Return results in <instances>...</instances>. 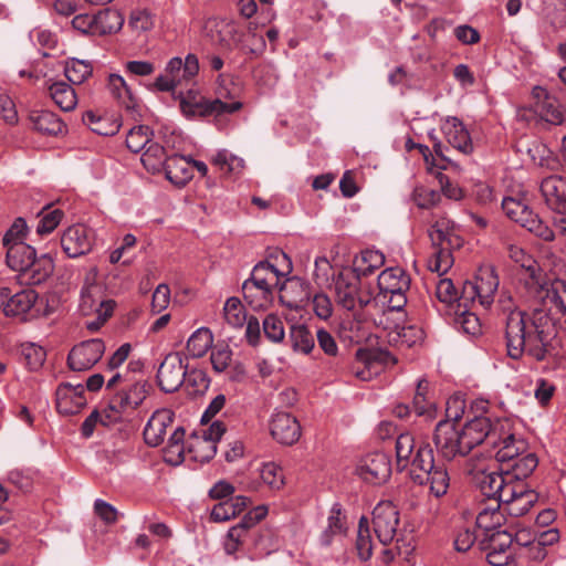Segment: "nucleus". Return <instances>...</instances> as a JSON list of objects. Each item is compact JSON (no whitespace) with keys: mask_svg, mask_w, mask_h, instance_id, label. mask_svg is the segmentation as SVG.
Listing matches in <instances>:
<instances>
[{"mask_svg":"<svg viewBox=\"0 0 566 566\" xmlns=\"http://www.w3.org/2000/svg\"><path fill=\"white\" fill-rule=\"evenodd\" d=\"M497 307L510 358L518 360L527 356L535 361H544L554 355L558 332L555 319L546 310L524 312L506 293L500 295Z\"/></svg>","mask_w":566,"mask_h":566,"instance_id":"f257e3e1","label":"nucleus"},{"mask_svg":"<svg viewBox=\"0 0 566 566\" xmlns=\"http://www.w3.org/2000/svg\"><path fill=\"white\" fill-rule=\"evenodd\" d=\"M396 459L399 470L412 467L411 478L419 484H428L436 497L447 494L450 476L444 464L436 463L432 448L422 441H416L410 432H403L396 439Z\"/></svg>","mask_w":566,"mask_h":566,"instance_id":"f03ea898","label":"nucleus"},{"mask_svg":"<svg viewBox=\"0 0 566 566\" xmlns=\"http://www.w3.org/2000/svg\"><path fill=\"white\" fill-rule=\"evenodd\" d=\"M503 430L501 423L492 422L489 417H475L457 429L451 420L438 422L434 432V443L439 453L447 460L467 455L473 448L486 441L495 443V437Z\"/></svg>","mask_w":566,"mask_h":566,"instance_id":"7ed1b4c3","label":"nucleus"},{"mask_svg":"<svg viewBox=\"0 0 566 566\" xmlns=\"http://www.w3.org/2000/svg\"><path fill=\"white\" fill-rule=\"evenodd\" d=\"M499 284V276L493 265L480 266L475 280L473 282L467 281L463 284L459 296V308H475L476 305L489 308L494 301Z\"/></svg>","mask_w":566,"mask_h":566,"instance_id":"20e7f679","label":"nucleus"},{"mask_svg":"<svg viewBox=\"0 0 566 566\" xmlns=\"http://www.w3.org/2000/svg\"><path fill=\"white\" fill-rule=\"evenodd\" d=\"M332 287L336 304L346 311L364 308L373 298L369 289L363 286L359 274L352 268H345L335 274Z\"/></svg>","mask_w":566,"mask_h":566,"instance_id":"39448f33","label":"nucleus"},{"mask_svg":"<svg viewBox=\"0 0 566 566\" xmlns=\"http://www.w3.org/2000/svg\"><path fill=\"white\" fill-rule=\"evenodd\" d=\"M199 71V62L196 55L188 54L182 61L180 57H172L166 65L164 72L149 85L150 91L168 92L172 96L184 87L188 86Z\"/></svg>","mask_w":566,"mask_h":566,"instance_id":"423d86ee","label":"nucleus"},{"mask_svg":"<svg viewBox=\"0 0 566 566\" xmlns=\"http://www.w3.org/2000/svg\"><path fill=\"white\" fill-rule=\"evenodd\" d=\"M279 260L289 262L284 252L275 251L269 259L256 263L250 272V283L253 290L260 292L258 306H270L273 302L274 289L279 286L280 279L284 275L277 269Z\"/></svg>","mask_w":566,"mask_h":566,"instance_id":"0eeeda50","label":"nucleus"},{"mask_svg":"<svg viewBox=\"0 0 566 566\" xmlns=\"http://www.w3.org/2000/svg\"><path fill=\"white\" fill-rule=\"evenodd\" d=\"M172 97L179 101L182 114L189 118L232 114L242 107L240 102L226 103L219 98L212 101L207 99L200 93L191 88H189L186 94L179 91L176 96Z\"/></svg>","mask_w":566,"mask_h":566,"instance_id":"6e6552de","label":"nucleus"},{"mask_svg":"<svg viewBox=\"0 0 566 566\" xmlns=\"http://www.w3.org/2000/svg\"><path fill=\"white\" fill-rule=\"evenodd\" d=\"M149 385L147 381H136L128 389L116 392L108 402L107 420L105 422H118L127 409L138 408L146 399Z\"/></svg>","mask_w":566,"mask_h":566,"instance_id":"1a4fd4ad","label":"nucleus"},{"mask_svg":"<svg viewBox=\"0 0 566 566\" xmlns=\"http://www.w3.org/2000/svg\"><path fill=\"white\" fill-rule=\"evenodd\" d=\"M374 531L382 545L390 544L397 534L399 511L390 501H382L373 511Z\"/></svg>","mask_w":566,"mask_h":566,"instance_id":"9d476101","label":"nucleus"},{"mask_svg":"<svg viewBox=\"0 0 566 566\" xmlns=\"http://www.w3.org/2000/svg\"><path fill=\"white\" fill-rule=\"evenodd\" d=\"M206 30L212 43L220 48L230 51H244L245 34L237 23L216 20L209 21L206 25Z\"/></svg>","mask_w":566,"mask_h":566,"instance_id":"9b49d317","label":"nucleus"},{"mask_svg":"<svg viewBox=\"0 0 566 566\" xmlns=\"http://www.w3.org/2000/svg\"><path fill=\"white\" fill-rule=\"evenodd\" d=\"M495 423H501L503 430H499L496 442L490 446L496 449L495 459L502 467L525 453L528 444L523 438H516L514 433L509 432L507 420H496Z\"/></svg>","mask_w":566,"mask_h":566,"instance_id":"f8f14e48","label":"nucleus"},{"mask_svg":"<svg viewBox=\"0 0 566 566\" xmlns=\"http://www.w3.org/2000/svg\"><path fill=\"white\" fill-rule=\"evenodd\" d=\"M538 494L528 489L524 482H518L509 486L501 502L503 511L511 516H522L526 514L537 502Z\"/></svg>","mask_w":566,"mask_h":566,"instance_id":"ddd939ff","label":"nucleus"},{"mask_svg":"<svg viewBox=\"0 0 566 566\" xmlns=\"http://www.w3.org/2000/svg\"><path fill=\"white\" fill-rule=\"evenodd\" d=\"M97 272L91 270L86 277L81 292L80 308L83 315H92L93 312H101L107 306L114 308L115 302L104 297V287L96 281Z\"/></svg>","mask_w":566,"mask_h":566,"instance_id":"4468645a","label":"nucleus"},{"mask_svg":"<svg viewBox=\"0 0 566 566\" xmlns=\"http://www.w3.org/2000/svg\"><path fill=\"white\" fill-rule=\"evenodd\" d=\"M94 243V232L84 224L69 227L61 237L64 253L72 259L91 252Z\"/></svg>","mask_w":566,"mask_h":566,"instance_id":"2eb2a0df","label":"nucleus"},{"mask_svg":"<svg viewBox=\"0 0 566 566\" xmlns=\"http://www.w3.org/2000/svg\"><path fill=\"white\" fill-rule=\"evenodd\" d=\"M187 376V366L179 354H169L165 357L157 371V381L165 392H174L184 385Z\"/></svg>","mask_w":566,"mask_h":566,"instance_id":"dca6fc26","label":"nucleus"},{"mask_svg":"<svg viewBox=\"0 0 566 566\" xmlns=\"http://www.w3.org/2000/svg\"><path fill=\"white\" fill-rule=\"evenodd\" d=\"M396 359L387 352L359 348L355 355V363L353 366V374L356 378L367 381L380 370V365Z\"/></svg>","mask_w":566,"mask_h":566,"instance_id":"f3484780","label":"nucleus"},{"mask_svg":"<svg viewBox=\"0 0 566 566\" xmlns=\"http://www.w3.org/2000/svg\"><path fill=\"white\" fill-rule=\"evenodd\" d=\"M105 345L102 339L85 340L72 348L67 357L69 367L74 371L92 368L103 356Z\"/></svg>","mask_w":566,"mask_h":566,"instance_id":"a211bd4d","label":"nucleus"},{"mask_svg":"<svg viewBox=\"0 0 566 566\" xmlns=\"http://www.w3.org/2000/svg\"><path fill=\"white\" fill-rule=\"evenodd\" d=\"M356 470L364 481L377 485L385 483L389 479L391 464L385 453L375 452L364 457Z\"/></svg>","mask_w":566,"mask_h":566,"instance_id":"6ab92c4d","label":"nucleus"},{"mask_svg":"<svg viewBox=\"0 0 566 566\" xmlns=\"http://www.w3.org/2000/svg\"><path fill=\"white\" fill-rule=\"evenodd\" d=\"M539 190L546 207L566 219V178L552 175L541 181Z\"/></svg>","mask_w":566,"mask_h":566,"instance_id":"aec40b11","label":"nucleus"},{"mask_svg":"<svg viewBox=\"0 0 566 566\" xmlns=\"http://www.w3.org/2000/svg\"><path fill=\"white\" fill-rule=\"evenodd\" d=\"M474 481L481 492L485 496L493 499L494 502L502 501L506 489L513 485L506 479L503 467H500L497 470H476L474 472Z\"/></svg>","mask_w":566,"mask_h":566,"instance_id":"412c9836","label":"nucleus"},{"mask_svg":"<svg viewBox=\"0 0 566 566\" xmlns=\"http://www.w3.org/2000/svg\"><path fill=\"white\" fill-rule=\"evenodd\" d=\"M486 560L492 566H506L514 562L515 547L510 533H493L489 538Z\"/></svg>","mask_w":566,"mask_h":566,"instance_id":"4be33fe9","label":"nucleus"},{"mask_svg":"<svg viewBox=\"0 0 566 566\" xmlns=\"http://www.w3.org/2000/svg\"><path fill=\"white\" fill-rule=\"evenodd\" d=\"M270 430L272 437L281 444L292 446L302 434L298 420L291 413L276 412L271 420Z\"/></svg>","mask_w":566,"mask_h":566,"instance_id":"5701e85b","label":"nucleus"},{"mask_svg":"<svg viewBox=\"0 0 566 566\" xmlns=\"http://www.w3.org/2000/svg\"><path fill=\"white\" fill-rule=\"evenodd\" d=\"M85 389L82 384L73 386L62 384L56 389V409L63 416L75 415L86 405Z\"/></svg>","mask_w":566,"mask_h":566,"instance_id":"b1692460","label":"nucleus"},{"mask_svg":"<svg viewBox=\"0 0 566 566\" xmlns=\"http://www.w3.org/2000/svg\"><path fill=\"white\" fill-rule=\"evenodd\" d=\"M36 293L33 290H22L13 295L9 289L0 291V300L3 302L1 308L7 316H19L27 314L36 301Z\"/></svg>","mask_w":566,"mask_h":566,"instance_id":"393cba45","label":"nucleus"},{"mask_svg":"<svg viewBox=\"0 0 566 566\" xmlns=\"http://www.w3.org/2000/svg\"><path fill=\"white\" fill-rule=\"evenodd\" d=\"M175 415L170 409H160L153 413L144 429L145 442L150 447H157L164 442L166 430L174 422Z\"/></svg>","mask_w":566,"mask_h":566,"instance_id":"a878e982","label":"nucleus"},{"mask_svg":"<svg viewBox=\"0 0 566 566\" xmlns=\"http://www.w3.org/2000/svg\"><path fill=\"white\" fill-rule=\"evenodd\" d=\"M442 132L447 138V142L457 150L464 155H469L473 151V144L471 136L463 125V123L457 117H449L442 125Z\"/></svg>","mask_w":566,"mask_h":566,"instance_id":"bb28decb","label":"nucleus"},{"mask_svg":"<svg viewBox=\"0 0 566 566\" xmlns=\"http://www.w3.org/2000/svg\"><path fill=\"white\" fill-rule=\"evenodd\" d=\"M54 260L50 253L36 254L32 258L30 266L21 274L20 280L29 285L45 282L54 272Z\"/></svg>","mask_w":566,"mask_h":566,"instance_id":"cd10ccee","label":"nucleus"},{"mask_svg":"<svg viewBox=\"0 0 566 566\" xmlns=\"http://www.w3.org/2000/svg\"><path fill=\"white\" fill-rule=\"evenodd\" d=\"M429 237L432 247L460 248L463 242L454 232V222L447 217H439L434 221L429 230Z\"/></svg>","mask_w":566,"mask_h":566,"instance_id":"c85d7f7f","label":"nucleus"},{"mask_svg":"<svg viewBox=\"0 0 566 566\" xmlns=\"http://www.w3.org/2000/svg\"><path fill=\"white\" fill-rule=\"evenodd\" d=\"M538 465V459L533 452H525L518 458L514 459L507 464L502 465L505 473L506 479L511 484H517L518 482H523L526 478H528L533 471Z\"/></svg>","mask_w":566,"mask_h":566,"instance_id":"c756f323","label":"nucleus"},{"mask_svg":"<svg viewBox=\"0 0 566 566\" xmlns=\"http://www.w3.org/2000/svg\"><path fill=\"white\" fill-rule=\"evenodd\" d=\"M377 284L379 294L387 298L389 293L408 291L410 279L401 268H389L378 275Z\"/></svg>","mask_w":566,"mask_h":566,"instance_id":"7c9ffc66","label":"nucleus"},{"mask_svg":"<svg viewBox=\"0 0 566 566\" xmlns=\"http://www.w3.org/2000/svg\"><path fill=\"white\" fill-rule=\"evenodd\" d=\"M4 249L7 250L6 262L8 266L18 272L20 277L25 269L30 266L31 260L36 253L35 249L24 242H18Z\"/></svg>","mask_w":566,"mask_h":566,"instance_id":"2f4dec72","label":"nucleus"},{"mask_svg":"<svg viewBox=\"0 0 566 566\" xmlns=\"http://www.w3.org/2000/svg\"><path fill=\"white\" fill-rule=\"evenodd\" d=\"M167 179L178 187H184L192 178L191 161L184 156H170L164 167Z\"/></svg>","mask_w":566,"mask_h":566,"instance_id":"473e14b6","label":"nucleus"},{"mask_svg":"<svg viewBox=\"0 0 566 566\" xmlns=\"http://www.w3.org/2000/svg\"><path fill=\"white\" fill-rule=\"evenodd\" d=\"M248 541V513H245L239 524L231 527L227 534L224 549L227 554L234 555L237 558L244 556L245 544Z\"/></svg>","mask_w":566,"mask_h":566,"instance_id":"72a5a7b5","label":"nucleus"},{"mask_svg":"<svg viewBox=\"0 0 566 566\" xmlns=\"http://www.w3.org/2000/svg\"><path fill=\"white\" fill-rule=\"evenodd\" d=\"M280 290L282 292L281 300L291 307H296L310 298L308 286L300 277L289 279Z\"/></svg>","mask_w":566,"mask_h":566,"instance_id":"f704fd0d","label":"nucleus"},{"mask_svg":"<svg viewBox=\"0 0 566 566\" xmlns=\"http://www.w3.org/2000/svg\"><path fill=\"white\" fill-rule=\"evenodd\" d=\"M387 339L390 345L409 348L422 339V331L413 325H396L388 331Z\"/></svg>","mask_w":566,"mask_h":566,"instance_id":"c9c22d12","label":"nucleus"},{"mask_svg":"<svg viewBox=\"0 0 566 566\" xmlns=\"http://www.w3.org/2000/svg\"><path fill=\"white\" fill-rule=\"evenodd\" d=\"M34 128L43 134H62L65 125L59 116L50 111H34L30 115Z\"/></svg>","mask_w":566,"mask_h":566,"instance_id":"e433bc0d","label":"nucleus"},{"mask_svg":"<svg viewBox=\"0 0 566 566\" xmlns=\"http://www.w3.org/2000/svg\"><path fill=\"white\" fill-rule=\"evenodd\" d=\"M49 94L53 102L64 112L73 111L77 104L74 88L65 82H52L48 86Z\"/></svg>","mask_w":566,"mask_h":566,"instance_id":"4c0bfd02","label":"nucleus"},{"mask_svg":"<svg viewBox=\"0 0 566 566\" xmlns=\"http://www.w3.org/2000/svg\"><path fill=\"white\" fill-rule=\"evenodd\" d=\"M502 209L512 221L521 224L523 228L535 216L533 210L521 198L505 197L502 200Z\"/></svg>","mask_w":566,"mask_h":566,"instance_id":"58836bf2","label":"nucleus"},{"mask_svg":"<svg viewBox=\"0 0 566 566\" xmlns=\"http://www.w3.org/2000/svg\"><path fill=\"white\" fill-rule=\"evenodd\" d=\"M247 504V497L241 495L222 501L213 506L210 517L213 522L229 521L244 511Z\"/></svg>","mask_w":566,"mask_h":566,"instance_id":"ea45409f","label":"nucleus"},{"mask_svg":"<svg viewBox=\"0 0 566 566\" xmlns=\"http://www.w3.org/2000/svg\"><path fill=\"white\" fill-rule=\"evenodd\" d=\"M346 531V517L342 513V506L338 503H335L328 516V524L326 530L321 535V544L328 546L333 537L336 535H342Z\"/></svg>","mask_w":566,"mask_h":566,"instance_id":"a19ab883","label":"nucleus"},{"mask_svg":"<svg viewBox=\"0 0 566 566\" xmlns=\"http://www.w3.org/2000/svg\"><path fill=\"white\" fill-rule=\"evenodd\" d=\"M505 522L501 502H494L493 506L481 510L476 516V526L485 532L501 527Z\"/></svg>","mask_w":566,"mask_h":566,"instance_id":"79ce46f5","label":"nucleus"},{"mask_svg":"<svg viewBox=\"0 0 566 566\" xmlns=\"http://www.w3.org/2000/svg\"><path fill=\"white\" fill-rule=\"evenodd\" d=\"M124 24V17L116 10L105 9L96 14V35L118 32Z\"/></svg>","mask_w":566,"mask_h":566,"instance_id":"37998d69","label":"nucleus"},{"mask_svg":"<svg viewBox=\"0 0 566 566\" xmlns=\"http://www.w3.org/2000/svg\"><path fill=\"white\" fill-rule=\"evenodd\" d=\"M289 339L295 352L308 354L314 348L315 339L308 327L304 324H293L290 327Z\"/></svg>","mask_w":566,"mask_h":566,"instance_id":"c03bdc74","label":"nucleus"},{"mask_svg":"<svg viewBox=\"0 0 566 566\" xmlns=\"http://www.w3.org/2000/svg\"><path fill=\"white\" fill-rule=\"evenodd\" d=\"M535 113L545 122L560 125L564 122L563 106L554 96L546 97L541 103H534Z\"/></svg>","mask_w":566,"mask_h":566,"instance_id":"a18cd8bd","label":"nucleus"},{"mask_svg":"<svg viewBox=\"0 0 566 566\" xmlns=\"http://www.w3.org/2000/svg\"><path fill=\"white\" fill-rule=\"evenodd\" d=\"M223 317L233 328H242L248 318V312L240 298L229 297L223 306Z\"/></svg>","mask_w":566,"mask_h":566,"instance_id":"49530a36","label":"nucleus"},{"mask_svg":"<svg viewBox=\"0 0 566 566\" xmlns=\"http://www.w3.org/2000/svg\"><path fill=\"white\" fill-rule=\"evenodd\" d=\"M187 450L195 461L205 463L216 455L217 446L195 434L187 441Z\"/></svg>","mask_w":566,"mask_h":566,"instance_id":"de8ad7c7","label":"nucleus"},{"mask_svg":"<svg viewBox=\"0 0 566 566\" xmlns=\"http://www.w3.org/2000/svg\"><path fill=\"white\" fill-rule=\"evenodd\" d=\"M212 342L213 336L210 329L200 327L189 337L187 342V350L191 357L200 358L211 347Z\"/></svg>","mask_w":566,"mask_h":566,"instance_id":"09e8293b","label":"nucleus"},{"mask_svg":"<svg viewBox=\"0 0 566 566\" xmlns=\"http://www.w3.org/2000/svg\"><path fill=\"white\" fill-rule=\"evenodd\" d=\"M167 158L165 148L150 142L143 153L142 163L148 171L157 172L164 169Z\"/></svg>","mask_w":566,"mask_h":566,"instance_id":"8fccbe9b","label":"nucleus"},{"mask_svg":"<svg viewBox=\"0 0 566 566\" xmlns=\"http://www.w3.org/2000/svg\"><path fill=\"white\" fill-rule=\"evenodd\" d=\"M108 88L112 95L126 109H133L136 105L135 98L128 88L125 80L117 74H111L108 77Z\"/></svg>","mask_w":566,"mask_h":566,"instance_id":"3c124183","label":"nucleus"},{"mask_svg":"<svg viewBox=\"0 0 566 566\" xmlns=\"http://www.w3.org/2000/svg\"><path fill=\"white\" fill-rule=\"evenodd\" d=\"M452 249L449 247H433V253L428 260V269L439 276L446 274L453 265Z\"/></svg>","mask_w":566,"mask_h":566,"instance_id":"603ef678","label":"nucleus"},{"mask_svg":"<svg viewBox=\"0 0 566 566\" xmlns=\"http://www.w3.org/2000/svg\"><path fill=\"white\" fill-rule=\"evenodd\" d=\"M93 72V66L90 62L77 60V59H69L65 62L64 73L66 78L75 85H80L85 82Z\"/></svg>","mask_w":566,"mask_h":566,"instance_id":"864d4df0","label":"nucleus"},{"mask_svg":"<svg viewBox=\"0 0 566 566\" xmlns=\"http://www.w3.org/2000/svg\"><path fill=\"white\" fill-rule=\"evenodd\" d=\"M40 217L36 226V233L41 237L51 233L60 224L64 217L61 209H52L50 205L44 206L38 213Z\"/></svg>","mask_w":566,"mask_h":566,"instance_id":"5fc2aeb1","label":"nucleus"},{"mask_svg":"<svg viewBox=\"0 0 566 566\" xmlns=\"http://www.w3.org/2000/svg\"><path fill=\"white\" fill-rule=\"evenodd\" d=\"M83 123L87 125L92 132L102 136H112L119 129V125L117 123L98 116L92 111L84 113Z\"/></svg>","mask_w":566,"mask_h":566,"instance_id":"6e6d98bb","label":"nucleus"},{"mask_svg":"<svg viewBox=\"0 0 566 566\" xmlns=\"http://www.w3.org/2000/svg\"><path fill=\"white\" fill-rule=\"evenodd\" d=\"M153 130L149 126L139 125L133 127L126 137V146L133 153L144 150L151 142Z\"/></svg>","mask_w":566,"mask_h":566,"instance_id":"4d7b16f0","label":"nucleus"},{"mask_svg":"<svg viewBox=\"0 0 566 566\" xmlns=\"http://www.w3.org/2000/svg\"><path fill=\"white\" fill-rule=\"evenodd\" d=\"M546 297L554 305L555 313L566 311V276L549 282L546 289Z\"/></svg>","mask_w":566,"mask_h":566,"instance_id":"13d9d810","label":"nucleus"},{"mask_svg":"<svg viewBox=\"0 0 566 566\" xmlns=\"http://www.w3.org/2000/svg\"><path fill=\"white\" fill-rule=\"evenodd\" d=\"M356 549L363 560H368L373 554V541L366 517H361L358 524Z\"/></svg>","mask_w":566,"mask_h":566,"instance_id":"bf43d9fd","label":"nucleus"},{"mask_svg":"<svg viewBox=\"0 0 566 566\" xmlns=\"http://www.w3.org/2000/svg\"><path fill=\"white\" fill-rule=\"evenodd\" d=\"M260 480L272 490H280L284 485L282 469L274 462H266L259 469Z\"/></svg>","mask_w":566,"mask_h":566,"instance_id":"052dcab7","label":"nucleus"},{"mask_svg":"<svg viewBox=\"0 0 566 566\" xmlns=\"http://www.w3.org/2000/svg\"><path fill=\"white\" fill-rule=\"evenodd\" d=\"M212 164L224 174H239L244 168V159L227 150L219 151L212 157Z\"/></svg>","mask_w":566,"mask_h":566,"instance_id":"680f3d73","label":"nucleus"},{"mask_svg":"<svg viewBox=\"0 0 566 566\" xmlns=\"http://www.w3.org/2000/svg\"><path fill=\"white\" fill-rule=\"evenodd\" d=\"M385 256L378 251L367 250L361 253L360 263L356 264L352 270L357 271L360 276H367L384 264Z\"/></svg>","mask_w":566,"mask_h":566,"instance_id":"e2e57ef3","label":"nucleus"},{"mask_svg":"<svg viewBox=\"0 0 566 566\" xmlns=\"http://www.w3.org/2000/svg\"><path fill=\"white\" fill-rule=\"evenodd\" d=\"M184 384L186 385L190 395H203L210 385V379L206 371L201 369H192L187 371Z\"/></svg>","mask_w":566,"mask_h":566,"instance_id":"0e129e2a","label":"nucleus"},{"mask_svg":"<svg viewBox=\"0 0 566 566\" xmlns=\"http://www.w3.org/2000/svg\"><path fill=\"white\" fill-rule=\"evenodd\" d=\"M264 336L272 343H281L285 337V331L282 319L274 315L269 314L262 323Z\"/></svg>","mask_w":566,"mask_h":566,"instance_id":"69168bd1","label":"nucleus"},{"mask_svg":"<svg viewBox=\"0 0 566 566\" xmlns=\"http://www.w3.org/2000/svg\"><path fill=\"white\" fill-rule=\"evenodd\" d=\"M458 307L455 323L464 333L475 336L481 333V323L478 315L473 312L468 311V307Z\"/></svg>","mask_w":566,"mask_h":566,"instance_id":"338daca9","label":"nucleus"},{"mask_svg":"<svg viewBox=\"0 0 566 566\" xmlns=\"http://www.w3.org/2000/svg\"><path fill=\"white\" fill-rule=\"evenodd\" d=\"M27 232L28 226L25 220L23 218H17L2 238L3 248H8L18 242H24Z\"/></svg>","mask_w":566,"mask_h":566,"instance_id":"774afa93","label":"nucleus"}]
</instances>
